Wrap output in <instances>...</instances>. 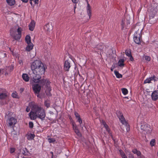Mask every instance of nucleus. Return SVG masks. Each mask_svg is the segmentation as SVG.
<instances>
[{
  "instance_id": "nucleus-10",
  "label": "nucleus",
  "mask_w": 158,
  "mask_h": 158,
  "mask_svg": "<svg viewBox=\"0 0 158 158\" xmlns=\"http://www.w3.org/2000/svg\"><path fill=\"white\" fill-rule=\"evenodd\" d=\"M71 67L69 62L68 60H66L64 62V69L65 71H68Z\"/></svg>"
},
{
  "instance_id": "nucleus-4",
  "label": "nucleus",
  "mask_w": 158,
  "mask_h": 158,
  "mask_svg": "<svg viewBox=\"0 0 158 158\" xmlns=\"http://www.w3.org/2000/svg\"><path fill=\"white\" fill-rule=\"evenodd\" d=\"M140 128L143 130L142 132L145 134H150L151 133L152 129L150 125L146 123H141Z\"/></svg>"
},
{
  "instance_id": "nucleus-35",
  "label": "nucleus",
  "mask_w": 158,
  "mask_h": 158,
  "mask_svg": "<svg viewBox=\"0 0 158 158\" xmlns=\"http://www.w3.org/2000/svg\"><path fill=\"white\" fill-rule=\"evenodd\" d=\"M125 24L124 20L122 19L121 23L122 29H123L124 28V25Z\"/></svg>"
},
{
  "instance_id": "nucleus-14",
  "label": "nucleus",
  "mask_w": 158,
  "mask_h": 158,
  "mask_svg": "<svg viewBox=\"0 0 158 158\" xmlns=\"http://www.w3.org/2000/svg\"><path fill=\"white\" fill-rule=\"evenodd\" d=\"M35 23L34 20H32L29 26V29L30 31H33L34 29Z\"/></svg>"
},
{
  "instance_id": "nucleus-21",
  "label": "nucleus",
  "mask_w": 158,
  "mask_h": 158,
  "mask_svg": "<svg viewBox=\"0 0 158 158\" xmlns=\"http://www.w3.org/2000/svg\"><path fill=\"white\" fill-rule=\"evenodd\" d=\"M33 47V45L32 43L27 44L26 50L27 51H30L32 50Z\"/></svg>"
},
{
  "instance_id": "nucleus-34",
  "label": "nucleus",
  "mask_w": 158,
  "mask_h": 158,
  "mask_svg": "<svg viewBox=\"0 0 158 158\" xmlns=\"http://www.w3.org/2000/svg\"><path fill=\"white\" fill-rule=\"evenodd\" d=\"M44 105L47 108H48L50 106V103L49 101H46L44 103Z\"/></svg>"
},
{
  "instance_id": "nucleus-11",
  "label": "nucleus",
  "mask_w": 158,
  "mask_h": 158,
  "mask_svg": "<svg viewBox=\"0 0 158 158\" xmlns=\"http://www.w3.org/2000/svg\"><path fill=\"white\" fill-rule=\"evenodd\" d=\"M152 100L156 101L158 99V90H155L153 92L151 95Z\"/></svg>"
},
{
  "instance_id": "nucleus-30",
  "label": "nucleus",
  "mask_w": 158,
  "mask_h": 158,
  "mask_svg": "<svg viewBox=\"0 0 158 158\" xmlns=\"http://www.w3.org/2000/svg\"><path fill=\"white\" fill-rule=\"evenodd\" d=\"M122 91L123 94L124 95H126L128 93L127 89L126 88L122 89Z\"/></svg>"
},
{
  "instance_id": "nucleus-33",
  "label": "nucleus",
  "mask_w": 158,
  "mask_h": 158,
  "mask_svg": "<svg viewBox=\"0 0 158 158\" xmlns=\"http://www.w3.org/2000/svg\"><path fill=\"white\" fill-rule=\"evenodd\" d=\"M48 140L49 142L50 143H54L56 141L55 139L54 138H48Z\"/></svg>"
},
{
  "instance_id": "nucleus-1",
  "label": "nucleus",
  "mask_w": 158,
  "mask_h": 158,
  "mask_svg": "<svg viewBox=\"0 0 158 158\" xmlns=\"http://www.w3.org/2000/svg\"><path fill=\"white\" fill-rule=\"evenodd\" d=\"M29 106L31 111L29 114V116L31 120H35L37 118L40 119L42 120L44 119L46 116V113L45 110L43 108L34 102L29 103Z\"/></svg>"
},
{
  "instance_id": "nucleus-38",
  "label": "nucleus",
  "mask_w": 158,
  "mask_h": 158,
  "mask_svg": "<svg viewBox=\"0 0 158 158\" xmlns=\"http://www.w3.org/2000/svg\"><path fill=\"white\" fill-rule=\"evenodd\" d=\"M78 135V136H80L81 135V134L80 132L79 131L78 129H76L74 131Z\"/></svg>"
},
{
  "instance_id": "nucleus-19",
  "label": "nucleus",
  "mask_w": 158,
  "mask_h": 158,
  "mask_svg": "<svg viewBox=\"0 0 158 158\" xmlns=\"http://www.w3.org/2000/svg\"><path fill=\"white\" fill-rule=\"evenodd\" d=\"M36 76L33 77V81L34 82L37 83L40 81V79L41 78V75L35 74Z\"/></svg>"
},
{
  "instance_id": "nucleus-39",
  "label": "nucleus",
  "mask_w": 158,
  "mask_h": 158,
  "mask_svg": "<svg viewBox=\"0 0 158 158\" xmlns=\"http://www.w3.org/2000/svg\"><path fill=\"white\" fill-rule=\"evenodd\" d=\"M15 150V148H11L10 149V153H14Z\"/></svg>"
},
{
  "instance_id": "nucleus-24",
  "label": "nucleus",
  "mask_w": 158,
  "mask_h": 158,
  "mask_svg": "<svg viewBox=\"0 0 158 158\" xmlns=\"http://www.w3.org/2000/svg\"><path fill=\"white\" fill-rule=\"evenodd\" d=\"M25 40L27 44L32 43L31 42V38L29 35H27L25 37Z\"/></svg>"
},
{
  "instance_id": "nucleus-32",
  "label": "nucleus",
  "mask_w": 158,
  "mask_h": 158,
  "mask_svg": "<svg viewBox=\"0 0 158 158\" xmlns=\"http://www.w3.org/2000/svg\"><path fill=\"white\" fill-rule=\"evenodd\" d=\"M48 81L47 80L43 79L41 80L40 81V83L42 84L43 85H44L45 83H48Z\"/></svg>"
},
{
  "instance_id": "nucleus-50",
  "label": "nucleus",
  "mask_w": 158,
  "mask_h": 158,
  "mask_svg": "<svg viewBox=\"0 0 158 158\" xmlns=\"http://www.w3.org/2000/svg\"><path fill=\"white\" fill-rule=\"evenodd\" d=\"M23 2L27 3L28 2V0H21Z\"/></svg>"
},
{
  "instance_id": "nucleus-44",
  "label": "nucleus",
  "mask_w": 158,
  "mask_h": 158,
  "mask_svg": "<svg viewBox=\"0 0 158 158\" xmlns=\"http://www.w3.org/2000/svg\"><path fill=\"white\" fill-rule=\"evenodd\" d=\"M24 90V88H20L19 91L20 93H22Z\"/></svg>"
},
{
  "instance_id": "nucleus-25",
  "label": "nucleus",
  "mask_w": 158,
  "mask_h": 158,
  "mask_svg": "<svg viewBox=\"0 0 158 158\" xmlns=\"http://www.w3.org/2000/svg\"><path fill=\"white\" fill-rule=\"evenodd\" d=\"M124 60L123 59H120L118 62V65L120 67L123 66L124 65Z\"/></svg>"
},
{
  "instance_id": "nucleus-42",
  "label": "nucleus",
  "mask_w": 158,
  "mask_h": 158,
  "mask_svg": "<svg viewBox=\"0 0 158 158\" xmlns=\"http://www.w3.org/2000/svg\"><path fill=\"white\" fill-rule=\"evenodd\" d=\"M30 109L31 108L30 106H29V104L28 106H27L26 108V111L27 112H29L30 110Z\"/></svg>"
},
{
  "instance_id": "nucleus-48",
  "label": "nucleus",
  "mask_w": 158,
  "mask_h": 158,
  "mask_svg": "<svg viewBox=\"0 0 158 158\" xmlns=\"http://www.w3.org/2000/svg\"><path fill=\"white\" fill-rule=\"evenodd\" d=\"M5 103V102H3L1 101H0V105H4Z\"/></svg>"
},
{
  "instance_id": "nucleus-55",
  "label": "nucleus",
  "mask_w": 158,
  "mask_h": 158,
  "mask_svg": "<svg viewBox=\"0 0 158 158\" xmlns=\"http://www.w3.org/2000/svg\"><path fill=\"white\" fill-rule=\"evenodd\" d=\"M46 94H47V95H48V94H47V93Z\"/></svg>"
},
{
  "instance_id": "nucleus-49",
  "label": "nucleus",
  "mask_w": 158,
  "mask_h": 158,
  "mask_svg": "<svg viewBox=\"0 0 158 158\" xmlns=\"http://www.w3.org/2000/svg\"><path fill=\"white\" fill-rule=\"evenodd\" d=\"M50 153L52 154L51 158H53V153L52 152H50Z\"/></svg>"
},
{
  "instance_id": "nucleus-15",
  "label": "nucleus",
  "mask_w": 158,
  "mask_h": 158,
  "mask_svg": "<svg viewBox=\"0 0 158 158\" xmlns=\"http://www.w3.org/2000/svg\"><path fill=\"white\" fill-rule=\"evenodd\" d=\"M52 26H50L49 23L46 24L44 27V30L48 32H50L52 29Z\"/></svg>"
},
{
  "instance_id": "nucleus-52",
  "label": "nucleus",
  "mask_w": 158,
  "mask_h": 158,
  "mask_svg": "<svg viewBox=\"0 0 158 158\" xmlns=\"http://www.w3.org/2000/svg\"><path fill=\"white\" fill-rule=\"evenodd\" d=\"M111 71H113V69H112V68H111Z\"/></svg>"
},
{
  "instance_id": "nucleus-13",
  "label": "nucleus",
  "mask_w": 158,
  "mask_h": 158,
  "mask_svg": "<svg viewBox=\"0 0 158 158\" xmlns=\"http://www.w3.org/2000/svg\"><path fill=\"white\" fill-rule=\"evenodd\" d=\"M74 115L76 118L77 119V121L78 122L80 125H81L82 123V120L80 117V116L78 113L76 111L74 112Z\"/></svg>"
},
{
  "instance_id": "nucleus-23",
  "label": "nucleus",
  "mask_w": 158,
  "mask_h": 158,
  "mask_svg": "<svg viewBox=\"0 0 158 158\" xmlns=\"http://www.w3.org/2000/svg\"><path fill=\"white\" fill-rule=\"evenodd\" d=\"M87 10L88 15V16L89 17V18L90 19L91 16V10L90 6L89 4H88L87 5Z\"/></svg>"
},
{
  "instance_id": "nucleus-41",
  "label": "nucleus",
  "mask_w": 158,
  "mask_h": 158,
  "mask_svg": "<svg viewBox=\"0 0 158 158\" xmlns=\"http://www.w3.org/2000/svg\"><path fill=\"white\" fill-rule=\"evenodd\" d=\"M144 58H145V60H146L147 61H149L150 60L151 58L149 56H145L144 57Z\"/></svg>"
},
{
  "instance_id": "nucleus-5",
  "label": "nucleus",
  "mask_w": 158,
  "mask_h": 158,
  "mask_svg": "<svg viewBox=\"0 0 158 158\" xmlns=\"http://www.w3.org/2000/svg\"><path fill=\"white\" fill-rule=\"evenodd\" d=\"M22 29L21 27H19L17 30L18 34L10 32L11 36L15 40H18L21 37V32Z\"/></svg>"
},
{
  "instance_id": "nucleus-17",
  "label": "nucleus",
  "mask_w": 158,
  "mask_h": 158,
  "mask_svg": "<svg viewBox=\"0 0 158 158\" xmlns=\"http://www.w3.org/2000/svg\"><path fill=\"white\" fill-rule=\"evenodd\" d=\"M102 124L104 125V127L105 128L106 131L108 132L110 135H111V133L110 132V129L106 123L104 121H102Z\"/></svg>"
},
{
  "instance_id": "nucleus-43",
  "label": "nucleus",
  "mask_w": 158,
  "mask_h": 158,
  "mask_svg": "<svg viewBox=\"0 0 158 158\" xmlns=\"http://www.w3.org/2000/svg\"><path fill=\"white\" fill-rule=\"evenodd\" d=\"M73 127L74 130H75L76 129H78L76 125H75L73 123Z\"/></svg>"
},
{
  "instance_id": "nucleus-31",
  "label": "nucleus",
  "mask_w": 158,
  "mask_h": 158,
  "mask_svg": "<svg viewBox=\"0 0 158 158\" xmlns=\"http://www.w3.org/2000/svg\"><path fill=\"white\" fill-rule=\"evenodd\" d=\"M125 53L126 55L128 57L131 56V52L130 50H126Z\"/></svg>"
},
{
  "instance_id": "nucleus-45",
  "label": "nucleus",
  "mask_w": 158,
  "mask_h": 158,
  "mask_svg": "<svg viewBox=\"0 0 158 158\" xmlns=\"http://www.w3.org/2000/svg\"><path fill=\"white\" fill-rule=\"evenodd\" d=\"M51 90V87L50 86H48L47 87V89L46 91V92L47 91V90L48 91L50 92V91Z\"/></svg>"
},
{
  "instance_id": "nucleus-7",
  "label": "nucleus",
  "mask_w": 158,
  "mask_h": 158,
  "mask_svg": "<svg viewBox=\"0 0 158 158\" xmlns=\"http://www.w3.org/2000/svg\"><path fill=\"white\" fill-rule=\"evenodd\" d=\"M16 119L13 117H10L8 118L6 121V124L8 126L14 128L15 124L16 123Z\"/></svg>"
},
{
  "instance_id": "nucleus-28",
  "label": "nucleus",
  "mask_w": 158,
  "mask_h": 158,
  "mask_svg": "<svg viewBox=\"0 0 158 158\" xmlns=\"http://www.w3.org/2000/svg\"><path fill=\"white\" fill-rule=\"evenodd\" d=\"M11 96L14 98H19V97L16 92H14L12 93Z\"/></svg>"
},
{
  "instance_id": "nucleus-22",
  "label": "nucleus",
  "mask_w": 158,
  "mask_h": 158,
  "mask_svg": "<svg viewBox=\"0 0 158 158\" xmlns=\"http://www.w3.org/2000/svg\"><path fill=\"white\" fill-rule=\"evenodd\" d=\"M6 1L8 5L10 6H14L15 3V0H6Z\"/></svg>"
},
{
  "instance_id": "nucleus-29",
  "label": "nucleus",
  "mask_w": 158,
  "mask_h": 158,
  "mask_svg": "<svg viewBox=\"0 0 158 158\" xmlns=\"http://www.w3.org/2000/svg\"><path fill=\"white\" fill-rule=\"evenodd\" d=\"M35 135L34 134H30L27 136V139L28 140H31L34 138Z\"/></svg>"
},
{
  "instance_id": "nucleus-53",
  "label": "nucleus",
  "mask_w": 158,
  "mask_h": 158,
  "mask_svg": "<svg viewBox=\"0 0 158 158\" xmlns=\"http://www.w3.org/2000/svg\"><path fill=\"white\" fill-rule=\"evenodd\" d=\"M1 73V69H0V73Z\"/></svg>"
},
{
  "instance_id": "nucleus-36",
  "label": "nucleus",
  "mask_w": 158,
  "mask_h": 158,
  "mask_svg": "<svg viewBox=\"0 0 158 158\" xmlns=\"http://www.w3.org/2000/svg\"><path fill=\"white\" fill-rule=\"evenodd\" d=\"M155 143V139H152L150 142V144L151 146H154Z\"/></svg>"
},
{
  "instance_id": "nucleus-20",
  "label": "nucleus",
  "mask_w": 158,
  "mask_h": 158,
  "mask_svg": "<svg viewBox=\"0 0 158 158\" xmlns=\"http://www.w3.org/2000/svg\"><path fill=\"white\" fill-rule=\"evenodd\" d=\"M132 152L134 154H136L139 157H141V153L140 151L138 150L136 148H134L132 150Z\"/></svg>"
},
{
  "instance_id": "nucleus-26",
  "label": "nucleus",
  "mask_w": 158,
  "mask_h": 158,
  "mask_svg": "<svg viewBox=\"0 0 158 158\" xmlns=\"http://www.w3.org/2000/svg\"><path fill=\"white\" fill-rule=\"evenodd\" d=\"M114 72L115 75L117 78H120L122 77V75L120 74L118 71L115 70Z\"/></svg>"
},
{
  "instance_id": "nucleus-54",
  "label": "nucleus",
  "mask_w": 158,
  "mask_h": 158,
  "mask_svg": "<svg viewBox=\"0 0 158 158\" xmlns=\"http://www.w3.org/2000/svg\"><path fill=\"white\" fill-rule=\"evenodd\" d=\"M131 158H133V156H131Z\"/></svg>"
},
{
  "instance_id": "nucleus-2",
  "label": "nucleus",
  "mask_w": 158,
  "mask_h": 158,
  "mask_svg": "<svg viewBox=\"0 0 158 158\" xmlns=\"http://www.w3.org/2000/svg\"><path fill=\"white\" fill-rule=\"evenodd\" d=\"M31 69L33 73L35 74L42 75L45 71V68L43 63L40 60H34L31 64Z\"/></svg>"
},
{
  "instance_id": "nucleus-8",
  "label": "nucleus",
  "mask_w": 158,
  "mask_h": 158,
  "mask_svg": "<svg viewBox=\"0 0 158 158\" xmlns=\"http://www.w3.org/2000/svg\"><path fill=\"white\" fill-rule=\"evenodd\" d=\"M8 97V92L4 88H0V100H5Z\"/></svg>"
},
{
  "instance_id": "nucleus-9",
  "label": "nucleus",
  "mask_w": 158,
  "mask_h": 158,
  "mask_svg": "<svg viewBox=\"0 0 158 158\" xmlns=\"http://www.w3.org/2000/svg\"><path fill=\"white\" fill-rule=\"evenodd\" d=\"M32 87L34 93L39 94L41 89V86L38 84H35L33 85Z\"/></svg>"
},
{
  "instance_id": "nucleus-18",
  "label": "nucleus",
  "mask_w": 158,
  "mask_h": 158,
  "mask_svg": "<svg viewBox=\"0 0 158 158\" xmlns=\"http://www.w3.org/2000/svg\"><path fill=\"white\" fill-rule=\"evenodd\" d=\"M22 77L23 80L26 82L28 81L29 80V77L27 73H23L22 75Z\"/></svg>"
},
{
  "instance_id": "nucleus-3",
  "label": "nucleus",
  "mask_w": 158,
  "mask_h": 158,
  "mask_svg": "<svg viewBox=\"0 0 158 158\" xmlns=\"http://www.w3.org/2000/svg\"><path fill=\"white\" fill-rule=\"evenodd\" d=\"M117 115L121 123L126 127L127 131V132L129 131L130 130V126L128 123L126 121L122 113L119 111H117Z\"/></svg>"
},
{
  "instance_id": "nucleus-40",
  "label": "nucleus",
  "mask_w": 158,
  "mask_h": 158,
  "mask_svg": "<svg viewBox=\"0 0 158 158\" xmlns=\"http://www.w3.org/2000/svg\"><path fill=\"white\" fill-rule=\"evenodd\" d=\"M29 127L30 128H32L33 127V123L31 122H30L29 123Z\"/></svg>"
},
{
  "instance_id": "nucleus-37",
  "label": "nucleus",
  "mask_w": 158,
  "mask_h": 158,
  "mask_svg": "<svg viewBox=\"0 0 158 158\" xmlns=\"http://www.w3.org/2000/svg\"><path fill=\"white\" fill-rule=\"evenodd\" d=\"M30 0V3L31 5H32V1H34L35 4H38L39 0Z\"/></svg>"
},
{
  "instance_id": "nucleus-12",
  "label": "nucleus",
  "mask_w": 158,
  "mask_h": 158,
  "mask_svg": "<svg viewBox=\"0 0 158 158\" xmlns=\"http://www.w3.org/2000/svg\"><path fill=\"white\" fill-rule=\"evenodd\" d=\"M20 152L24 156L28 155L29 152L28 149L26 148H22L20 149Z\"/></svg>"
},
{
  "instance_id": "nucleus-46",
  "label": "nucleus",
  "mask_w": 158,
  "mask_h": 158,
  "mask_svg": "<svg viewBox=\"0 0 158 158\" xmlns=\"http://www.w3.org/2000/svg\"><path fill=\"white\" fill-rule=\"evenodd\" d=\"M79 0H72V2L76 4L78 3Z\"/></svg>"
},
{
  "instance_id": "nucleus-27",
  "label": "nucleus",
  "mask_w": 158,
  "mask_h": 158,
  "mask_svg": "<svg viewBox=\"0 0 158 158\" xmlns=\"http://www.w3.org/2000/svg\"><path fill=\"white\" fill-rule=\"evenodd\" d=\"M96 48H97L98 49L101 50H102L103 48V44H98L96 47Z\"/></svg>"
},
{
  "instance_id": "nucleus-51",
  "label": "nucleus",
  "mask_w": 158,
  "mask_h": 158,
  "mask_svg": "<svg viewBox=\"0 0 158 158\" xmlns=\"http://www.w3.org/2000/svg\"><path fill=\"white\" fill-rule=\"evenodd\" d=\"M74 12H75V9L76 8V5H75V6H74Z\"/></svg>"
},
{
  "instance_id": "nucleus-6",
  "label": "nucleus",
  "mask_w": 158,
  "mask_h": 158,
  "mask_svg": "<svg viewBox=\"0 0 158 158\" xmlns=\"http://www.w3.org/2000/svg\"><path fill=\"white\" fill-rule=\"evenodd\" d=\"M141 32H139V30L135 31L134 33L133 38L134 42L137 44H140L141 43Z\"/></svg>"
},
{
  "instance_id": "nucleus-16",
  "label": "nucleus",
  "mask_w": 158,
  "mask_h": 158,
  "mask_svg": "<svg viewBox=\"0 0 158 158\" xmlns=\"http://www.w3.org/2000/svg\"><path fill=\"white\" fill-rule=\"evenodd\" d=\"M156 77L155 76L151 77L149 78H147L144 81V83H151V81H156Z\"/></svg>"
},
{
  "instance_id": "nucleus-47",
  "label": "nucleus",
  "mask_w": 158,
  "mask_h": 158,
  "mask_svg": "<svg viewBox=\"0 0 158 158\" xmlns=\"http://www.w3.org/2000/svg\"><path fill=\"white\" fill-rule=\"evenodd\" d=\"M129 57H130V60L131 61H133L134 59L133 57L132 56V55L131 56H130Z\"/></svg>"
}]
</instances>
